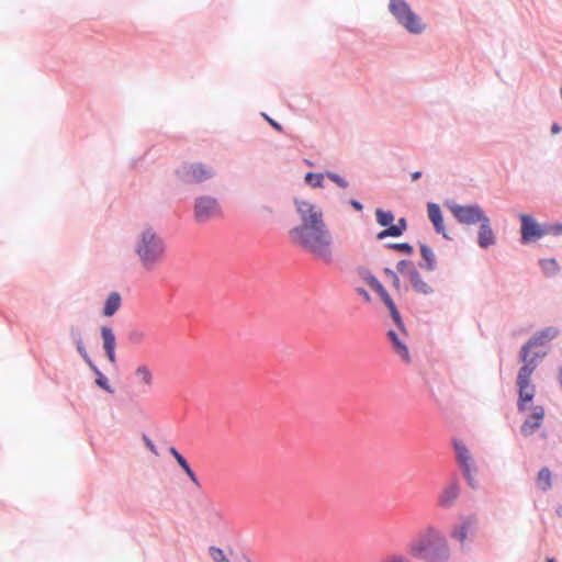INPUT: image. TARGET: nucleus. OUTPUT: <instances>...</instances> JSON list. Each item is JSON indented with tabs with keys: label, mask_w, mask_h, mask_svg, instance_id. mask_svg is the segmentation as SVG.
<instances>
[{
	"label": "nucleus",
	"mask_w": 562,
	"mask_h": 562,
	"mask_svg": "<svg viewBox=\"0 0 562 562\" xmlns=\"http://www.w3.org/2000/svg\"><path fill=\"white\" fill-rule=\"evenodd\" d=\"M301 224L289 232L291 241L313 259L329 265L334 261V239L324 221L323 211L315 204L294 200Z\"/></svg>",
	"instance_id": "1"
},
{
	"label": "nucleus",
	"mask_w": 562,
	"mask_h": 562,
	"mask_svg": "<svg viewBox=\"0 0 562 562\" xmlns=\"http://www.w3.org/2000/svg\"><path fill=\"white\" fill-rule=\"evenodd\" d=\"M558 333L559 330L555 327H548L535 334L521 348L520 360L524 362V366L518 371L516 382L519 395L517 403L519 412H525L528 407L527 404L533 400L536 386L531 383V375L537 367V358L544 356V353H542L529 357V352L533 347L541 346L555 338Z\"/></svg>",
	"instance_id": "2"
},
{
	"label": "nucleus",
	"mask_w": 562,
	"mask_h": 562,
	"mask_svg": "<svg viewBox=\"0 0 562 562\" xmlns=\"http://www.w3.org/2000/svg\"><path fill=\"white\" fill-rule=\"evenodd\" d=\"M408 553L427 562H446L450 558V547L445 535L434 526L422 529L407 546Z\"/></svg>",
	"instance_id": "3"
},
{
	"label": "nucleus",
	"mask_w": 562,
	"mask_h": 562,
	"mask_svg": "<svg viewBox=\"0 0 562 562\" xmlns=\"http://www.w3.org/2000/svg\"><path fill=\"white\" fill-rule=\"evenodd\" d=\"M135 251L142 266L153 270L164 259L166 246L151 227H144L135 241Z\"/></svg>",
	"instance_id": "4"
},
{
	"label": "nucleus",
	"mask_w": 562,
	"mask_h": 562,
	"mask_svg": "<svg viewBox=\"0 0 562 562\" xmlns=\"http://www.w3.org/2000/svg\"><path fill=\"white\" fill-rule=\"evenodd\" d=\"M390 11L397 22L411 33H420L425 29V24L412 11L404 0H390Z\"/></svg>",
	"instance_id": "5"
},
{
	"label": "nucleus",
	"mask_w": 562,
	"mask_h": 562,
	"mask_svg": "<svg viewBox=\"0 0 562 562\" xmlns=\"http://www.w3.org/2000/svg\"><path fill=\"white\" fill-rule=\"evenodd\" d=\"M193 215L196 223L204 224L221 218L223 210L217 199L211 195H201L194 201Z\"/></svg>",
	"instance_id": "6"
},
{
	"label": "nucleus",
	"mask_w": 562,
	"mask_h": 562,
	"mask_svg": "<svg viewBox=\"0 0 562 562\" xmlns=\"http://www.w3.org/2000/svg\"><path fill=\"white\" fill-rule=\"evenodd\" d=\"M178 177L186 183L199 184L212 179L216 172L203 162H188L177 170Z\"/></svg>",
	"instance_id": "7"
},
{
	"label": "nucleus",
	"mask_w": 562,
	"mask_h": 562,
	"mask_svg": "<svg viewBox=\"0 0 562 562\" xmlns=\"http://www.w3.org/2000/svg\"><path fill=\"white\" fill-rule=\"evenodd\" d=\"M397 270L409 280L413 289L417 293L424 295L432 293L431 285L422 278L420 273L411 261L401 260L397 263Z\"/></svg>",
	"instance_id": "8"
},
{
	"label": "nucleus",
	"mask_w": 562,
	"mask_h": 562,
	"mask_svg": "<svg viewBox=\"0 0 562 562\" xmlns=\"http://www.w3.org/2000/svg\"><path fill=\"white\" fill-rule=\"evenodd\" d=\"M451 213L458 220L459 223L467 225H474L482 222L486 215L482 207L477 204L473 205H458L454 204L450 207Z\"/></svg>",
	"instance_id": "9"
},
{
	"label": "nucleus",
	"mask_w": 562,
	"mask_h": 562,
	"mask_svg": "<svg viewBox=\"0 0 562 562\" xmlns=\"http://www.w3.org/2000/svg\"><path fill=\"white\" fill-rule=\"evenodd\" d=\"M520 234L524 244L535 241L543 237V226L540 225L536 218L529 214H520Z\"/></svg>",
	"instance_id": "10"
},
{
	"label": "nucleus",
	"mask_w": 562,
	"mask_h": 562,
	"mask_svg": "<svg viewBox=\"0 0 562 562\" xmlns=\"http://www.w3.org/2000/svg\"><path fill=\"white\" fill-rule=\"evenodd\" d=\"M458 463L461 465L463 475L468 480L469 484L474 486V472L475 467L469 449L461 441L454 440L453 442Z\"/></svg>",
	"instance_id": "11"
},
{
	"label": "nucleus",
	"mask_w": 562,
	"mask_h": 562,
	"mask_svg": "<svg viewBox=\"0 0 562 562\" xmlns=\"http://www.w3.org/2000/svg\"><path fill=\"white\" fill-rule=\"evenodd\" d=\"M367 282L368 284L380 295V297L383 300V302L385 303V305L387 306V308L390 310V313H391V316L393 318V321L398 324L400 326L402 325V319H401V316H400V313L393 302V300L391 299V296L389 295V293L386 292V290L384 289V286L380 283V281L373 277V276H369L367 279Z\"/></svg>",
	"instance_id": "12"
},
{
	"label": "nucleus",
	"mask_w": 562,
	"mask_h": 562,
	"mask_svg": "<svg viewBox=\"0 0 562 562\" xmlns=\"http://www.w3.org/2000/svg\"><path fill=\"white\" fill-rule=\"evenodd\" d=\"M396 325L401 333L390 330L387 336L393 344V349L396 352V355L398 357H401L402 360H404L405 362H409L411 356H409L408 349L405 345L406 331L403 328V324L401 326L398 324H396Z\"/></svg>",
	"instance_id": "13"
},
{
	"label": "nucleus",
	"mask_w": 562,
	"mask_h": 562,
	"mask_svg": "<svg viewBox=\"0 0 562 562\" xmlns=\"http://www.w3.org/2000/svg\"><path fill=\"white\" fill-rule=\"evenodd\" d=\"M544 417V408L542 406H535L530 416L521 425V432L529 436L538 429Z\"/></svg>",
	"instance_id": "14"
},
{
	"label": "nucleus",
	"mask_w": 562,
	"mask_h": 562,
	"mask_svg": "<svg viewBox=\"0 0 562 562\" xmlns=\"http://www.w3.org/2000/svg\"><path fill=\"white\" fill-rule=\"evenodd\" d=\"M459 484L457 481H451L447 486H445L438 497V504L441 507H450L454 504L459 496Z\"/></svg>",
	"instance_id": "15"
},
{
	"label": "nucleus",
	"mask_w": 562,
	"mask_h": 562,
	"mask_svg": "<svg viewBox=\"0 0 562 562\" xmlns=\"http://www.w3.org/2000/svg\"><path fill=\"white\" fill-rule=\"evenodd\" d=\"M101 336L103 339V348L105 350L106 357L111 363H115V347L116 339L113 330L110 327L103 326L101 327Z\"/></svg>",
	"instance_id": "16"
},
{
	"label": "nucleus",
	"mask_w": 562,
	"mask_h": 562,
	"mask_svg": "<svg viewBox=\"0 0 562 562\" xmlns=\"http://www.w3.org/2000/svg\"><path fill=\"white\" fill-rule=\"evenodd\" d=\"M427 210L428 217L431 221L436 232L441 234L445 238H449L443 226V217L440 206L436 203H428Z\"/></svg>",
	"instance_id": "17"
},
{
	"label": "nucleus",
	"mask_w": 562,
	"mask_h": 562,
	"mask_svg": "<svg viewBox=\"0 0 562 562\" xmlns=\"http://www.w3.org/2000/svg\"><path fill=\"white\" fill-rule=\"evenodd\" d=\"M481 223L479 229V245L482 248H487L495 244V236L490 224V218L486 216Z\"/></svg>",
	"instance_id": "18"
},
{
	"label": "nucleus",
	"mask_w": 562,
	"mask_h": 562,
	"mask_svg": "<svg viewBox=\"0 0 562 562\" xmlns=\"http://www.w3.org/2000/svg\"><path fill=\"white\" fill-rule=\"evenodd\" d=\"M476 525V520L473 517H469L462 521V524L456 527L451 531V537L457 539L461 544H464L469 531Z\"/></svg>",
	"instance_id": "19"
},
{
	"label": "nucleus",
	"mask_w": 562,
	"mask_h": 562,
	"mask_svg": "<svg viewBox=\"0 0 562 562\" xmlns=\"http://www.w3.org/2000/svg\"><path fill=\"white\" fill-rule=\"evenodd\" d=\"M121 295L117 292H112L104 303L103 315L106 317L113 316L121 307Z\"/></svg>",
	"instance_id": "20"
},
{
	"label": "nucleus",
	"mask_w": 562,
	"mask_h": 562,
	"mask_svg": "<svg viewBox=\"0 0 562 562\" xmlns=\"http://www.w3.org/2000/svg\"><path fill=\"white\" fill-rule=\"evenodd\" d=\"M169 451L175 457V459L177 460L178 464L183 469V471L189 476V479L196 486H200L199 480H198L196 475L194 474V472L192 471V469L190 468V465L187 462V460L177 451L176 448L171 447Z\"/></svg>",
	"instance_id": "21"
},
{
	"label": "nucleus",
	"mask_w": 562,
	"mask_h": 562,
	"mask_svg": "<svg viewBox=\"0 0 562 562\" xmlns=\"http://www.w3.org/2000/svg\"><path fill=\"white\" fill-rule=\"evenodd\" d=\"M135 375L145 386L150 387L153 385L154 378L148 366H138L135 370Z\"/></svg>",
	"instance_id": "22"
},
{
	"label": "nucleus",
	"mask_w": 562,
	"mask_h": 562,
	"mask_svg": "<svg viewBox=\"0 0 562 562\" xmlns=\"http://www.w3.org/2000/svg\"><path fill=\"white\" fill-rule=\"evenodd\" d=\"M551 472L548 468H542L537 475V484L540 490L548 491L552 486Z\"/></svg>",
	"instance_id": "23"
},
{
	"label": "nucleus",
	"mask_w": 562,
	"mask_h": 562,
	"mask_svg": "<svg viewBox=\"0 0 562 562\" xmlns=\"http://www.w3.org/2000/svg\"><path fill=\"white\" fill-rule=\"evenodd\" d=\"M420 255L426 262V268L434 270L436 268V257L432 249L427 245H420Z\"/></svg>",
	"instance_id": "24"
},
{
	"label": "nucleus",
	"mask_w": 562,
	"mask_h": 562,
	"mask_svg": "<svg viewBox=\"0 0 562 562\" xmlns=\"http://www.w3.org/2000/svg\"><path fill=\"white\" fill-rule=\"evenodd\" d=\"M375 216H376V222L381 226H389V225L392 224V222L394 220V216H393V214L391 212L383 211L381 209L376 210Z\"/></svg>",
	"instance_id": "25"
},
{
	"label": "nucleus",
	"mask_w": 562,
	"mask_h": 562,
	"mask_svg": "<svg viewBox=\"0 0 562 562\" xmlns=\"http://www.w3.org/2000/svg\"><path fill=\"white\" fill-rule=\"evenodd\" d=\"M324 181L323 173L308 172L305 175V182L313 188H322Z\"/></svg>",
	"instance_id": "26"
},
{
	"label": "nucleus",
	"mask_w": 562,
	"mask_h": 562,
	"mask_svg": "<svg viewBox=\"0 0 562 562\" xmlns=\"http://www.w3.org/2000/svg\"><path fill=\"white\" fill-rule=\"evenodd\" d=\"M540 266L546 274L552 276L559 271V265L554 259H543Z\"/></svg>",
	"instance_id": "27"
},
{
	"label": "nucleus",
	"mask_w": 562,
	"mask_h": 562,
	"mask_svg": "<svg viewBox=\"0 0 562 562\" xmlns=\"http://www.w3.org/2000/svg\"><path fill=\"white\" fill-rule=\"evenodd\" d=\"M401 228L397 225H389V227L378 234L379 239H383L385 237H398L401 236Z\"/></svg>",
	"instance_id": "28"
},
{
	"label": "nucleus",
	"mask_w": 562,
	"mask_h": 562,
	"mask_svg": "<svg viewBox=\"0 0 562 562\" xmlns=\"http://www.w3.org/2000/svg\"><path fill=\"white\" fill-rule=\"evenodd\" d=\"M543 236L554 235L559 236L562 234V223L543 225Z\"/></svg>",
	"instance_id": "29"
},
{
	"label": "nucleus",
	"mask_w": 562,
	"mask_h": 562,
	"mask_svg": "<svg viewBox=\"0 0 562 562\" xmlns=\"http://www.w3.org/2000/svg\"><path fill=\"white\" fill-rule=\"evenodd\" d=\"M210 554L215 562H229L222 549L211 547Z\"/></svg>",
	"instance_id": "30"
},
{
	"label": "nucleus",
	"mask_w": 562,
	"mask_h": 562,
	"mask_svg": "<svg viewBox=\"0 0 562 562\" xmlns=\"http://www.w3.org/2000/svg\"><path fill=\"white\" fill-rule=\"evenodd\" d=\"M381 562H412L406 555L393 553L384 558Z\"/></svg>",
	"instance_id": "31"
},
{
	"label": "nucleus",
	"mask_w": 562,
	"mask_h": 562,
	"mask_svg": "<svg viewBox=\"0 0 562 562\" xmlns=\"http://www.w3.org/2000/svg\"><path fill=\"white\" fill-rule=\"evenodd\" d=\"M326 176H327V178H329L333 182H335L340 188L348 187V182L346 180H344L339 175L334 173V172H327Z\"/></svg>",
	"instance_id": "32"
},
{
	"label": "nucleus",
	"mask_w": 562,
	"mask_h": 562,
	"mask_svg": "<svg viewBox=\"0 0 562 562\" xmlns=\"http://www.w3.org/2000/svg\"><path fill=\"white\" fill-rule=\"evenodd\" d=\"M392 248H394V249H396L398 251L405 252V254H412L413 252V247L409 244H406V243L393 244Z\"/></svg>",
	"instance_id": "33"
},
{
	"label": "nucleus",
	"mask_w": 562,
	"mask_h": 562,
	"mask_svg": "<svg viewBox=\"0 0 562 562\" xmlns=\"http://www.w3.org/2000/svg\"><path fill=\"white\" fill-rule=\"evenodd\" d=\"M77 350H78V352L83 357V359H85L89 364H91V361H90V359H89V357H88V353L86 352V349H85V347L82 346V341H81L80 339L77 341Z\"/></svg>",
	"instance_id": "34"
},
{
	"label": "nucleus",
	"mask_w": 562,
	"mask_h": 562,
	"mask_svg": "<svg viewBox=\"0 0 562 562\" xmlns=\"http://www.w3.org/2000/svg\"><path fill=\"white\" fill-rule=\"evenodd\" d=\"M97 383L105 391L112 393L113 390L110 387L109 383H108V380L103 376H100L98 380H97Z\"/></svg>",
	"instance_id": "35"
},
{
	"label": "nucleus",
	"mask_w": 562,
	"mask_h": 562,
	"mask_svg": "<svg viewBox=\"0 0 562 562\" xmlns=\"http://www.w3.org/2000/svg\"><path fill=\"white\" fill-rule=\"evenodd\" d=\"M143 440L146 445V447L154 453V454H158V451L156 449V446L153 443V441L147 437V436H143Z\"/></svg>",
	"instance_id": "36"
},
{
	"label": "nucleus",
	"mask_w": 562,
	"mask_h": 562,
	"mask_svg": "<svg viewBox=\"0 0 562 562\" xmlns=\"http://www.w3.org/2000/svg\"><path fill=\"white\" fill-rule=\"evenodd\" d=\"M265 119L269 122V124L274 128L277 130L278 132H281L282 131V127L279 123H277L276 121H273L272 119H270L268 115L263 114Z\"/></svg>",
	"instance_id": "37"
},
{
	"label": "nucleus",
	"mask_w": 562,
	"mask_h": 562,
	"mask_svg": "<svg viewBox=\"0 0 562 562\" xmlns=\"http://www.w3.org/2000/svg\"><path fill=\"white\" fill-rule=\"evenodd\" d=\"M357 292L359 293V295H361L367 302H370L371 301V297L369 295V293L364 290V289H357Z\"/></svg>",
	"instance_id": "38"
},
{
	"label": "nucleus",
	"mask_w": 562,
	"mask_h": 562,
	"mask_svg": "<svg viewBox=\"0 0 562 562\" xmlns=\"http://www.w3.org/2000/svg\"><path fill=\"white\" fill-rule=\"evenodd\" d=\"M391 280H392L394 288L398 290L400 289V279H398L397 274L392 273Z\"/></svg>",
	"instance_id": "39"
},
{
	"label": "nucleus",
	"mask_w": 562,
	"mask_h": 562,
	"mask_svg": "<svg viewBox=\"0 0 562 562\" xmlns=\"http://www.w3.org/2000/svg\"><path fill=\"white\" fill-rule=\"evenodd\" d=\"M350 204L357 211H362V209H363L362 204L356 200H351Z\"/></svg>",
	"instance_id": "40"
},
{
	"label": "nucleus",
	"mask_w": 562,
	"mask_h": 562,
	"mask_svg": "<svg viewBox=\"0 0 562 562\" xmlns=\"http://www.w3.org/2000/svg\"><path fill=\"white\" fill-rule=\"evenodd\" d=\"M396 225L401 228V233L403 234L406 229V221L404 218H400Z\"/></svg>",
	"instance_id": "41"
},
{
	"label": "nucleus",
	"mask_w": 562,
	"mask_h": 562,
	"mask_svg": "<svg viewBox=\"0 0 562 562\" xmlns=\"http://www.w3.org/2000/svg\"><path fill=\"white\" fill-rule=\"evenodd\" d=\"M560 131H561V127H560L557 123H554V124L551 126V132H552L553 134H558V133H560Z\"/></svg>",
	"instance_id": "42"
},
{
	"label": "nucleus",
	"mask_w": 562,
	"mask_h": 562,
	"mask_svg": "<svg viewBox=\"0 0 562 562\" xmlns=\"http://www.w3.org/2000/svg\"><path fill=\"white\" fill-rule=\"evenodd\" d=\"M420 177H422V172L420 171H415V172L412 173V180L413 181L418 180Z\"/></svg>",
	"instance_id": "43"
},
{
	"label": "nucleus",
	"mask_w": 562,
	"mask_h": 562,
	"mask_svg": "<svg viewBox=\"0 0 562 562\" xmlns=\"http://www.w3.org/2000/svg\"><path fill=\"white\" fill-rule=\"evenodd\" d=\"M384 272L387 277H390V279L392 278V273H395L394 271H392L391 269H387V268L384 270Z\"/></svg>",
	"instance_id": "44"
},
{
	"label": "nucleus",
	"mask_w": 562,
	"mask_h": 562,
	"mask_svg": "<svg viewBox=\"0 0 562 562\" xmlns=\"http://www.w3.org/2000/svg\"><path fill=\"white\" fill-rule=\"evenodd\" d=\"M557 513L560 517H562V506L557 509Z\"/></svg>",
	"instance_id": "45"
},
{
	"label": "nucleus",
	"mask_w": 562,
	"mask_h": 562,
	"mask_svg": "<svg viewBox=\"0 0 562 562\" xmlns=\"http://www.w3.org/2000/svg\"><path fill=\"white\" fill-rule=\"evenodd\" d=\"M547 562H555V560H554V559H552V558H549V559L547 560Z\"/></svg>",
	"instance_id": "46"
}]
</instances>
